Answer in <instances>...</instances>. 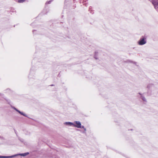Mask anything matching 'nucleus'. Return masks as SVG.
I'll return each mask as SVG.
<instances>
[{
    "instance_id": "5",
    "label": "nucleus",
    "mask_w": 158,
    "mask_h": 158,
    "mask_svg": "<svg viewBox=\"0 0 158 158\" xmlns=\"http://www.w3.org/2000/svg\"><path fill=\"white\" fill-rule=\"evenodd\" d=\"M16 155H13L10 156H3V158H11L16 157Z\"/></svg>"
},
{
    "instance_id": "14",
    "label": "nucleus",
    "mask_w": 158,
    "mask_h": 158,
    "mask_svg": "<svg viewBox=\"0 0 158 158\" xmlns=\"http://www.w3.org/2000/svg\"><path fill=\"white\" fill-rule=\"evenodd\" d=\"M139 94H140V95H141L140 93H139Z\"/></svg>"
},
{
    "instance_id": "1",
    "label": "nucleus",
    "mask_w": 158,
    "mask_h": 158,
    "mask_svg": "<svg viewBox=\"0 0 158 158\" xmlns=\"http://www.w3.org/2000/svg\"><path fill=\"white\" fill-rule=\"evenodd\" d=\"M146 43V39L144 38H141L138 42V44L139 45H143L145 44Z\"/></svg>"
},
{
    "instance_id": "3",
    "label": "nucleus",
    "mask_w": 158,
    "mask_h": 158,
    "mask_svg": "<svg viewBox=\"0 0 158 158\" xmlns=\"http://www.w3.org/2000/svg\"><path fill=\"white\" fill-rule=\"evenodd\" d=\"M29 154L28 152H26L24 153H22V154H17L15 155H16V156H25Z\"/></svg>"
},
{
    "instance_id": "6",
    "label": "nucleus",
    "mask_w": 158,
    "mask_h": 158,
    "mask_svg": "<svg viewBox=\"0 0 158 158\" xmlns=\"http://www.w3.org/2000/svg\"><path fill=\"white\" fill-rule=\"evenodd\" d=\"M25 0H18V2L19 3H22L24 2Z\"/></svg>"
},
{
    "instance_id": "8",
    "label": "nucleus",
    "mask_w": 158,
    "mask_h": 158,
    "mask_svg": "<svg viewBox=\"0 0 158 158\" xmlns=\"http://www.w3.org/2000/svg\"><path fill=\"white\" fill-rule=\"evenodd\" d=\"M20 114H22V115L25 116H26V117L27 116V115L25 114L24 113H23L22 112H21V113H20Z\"/></svg>"
},
{
    "instance_id": "11",
    "label": "nucleus",
    "mask_w": 158,
    "mask_h": 158,
    "mask_svg": "<svg viewBox=\"0 0 158 158\" xmlns=\"http://www.w3.org/2000/svg\"><path fill=\"white\" fill-rule=\"evenodd\" d=\"M0 158H3V156H0Z\"/></svg>"
},
{
    "instance_id": "4",
    "label": "nucleus",
    "mask_w": 158,
    "mask_h": 158,
    "mask_svg": "<svg viewBox=\"0 0 158 158\" xmlns=\"http://www.w3.org/2000/svg\"><path fill=\"white\" fill-rule=\"evenodd\" d=\"M64 125H69V126H73V123H71L70 122H66L64 123Z\"/></svg>"
},
{
    "instance_id": "10",
    "label": "nucleus",
    "mask_w": 158,
    "mask_h": 158,
    "mask_svg": "<svg viewBox=\"0 0 158 158\" xmlns=\"http://www.w3.org/2000/svg\"><path fill=\"white\" fill-rule=\"evenodd\" d=\"M16 111H17L20 114V113H21V112L18 110H16Z\"/></svg>"
},
{
    "instance_id": "7",
    "label": "nucleus",
    "mask_w": 158,
    "mask_h": 158,
    "mask_svg": "<svg viewBox=\"0 0 158 158\" xmlns=\"http://www.w3.org/2000/svg\"><path fill=\"white\" fill-rule=\"evenodd\" d=\"M141 98H142V100L144 101H146V99L143 97L142 96H141Z\"/></svg>"
},
{
    "instance_id": "12",
    "label": "nucleus",
    "mask_w": 158,
    "mask_h": 158,
    "mask_svg": "<svg viewBox=\"0 0 158 158\" xmlns=\"http://www.w3.org/2000/svg\"><path fill=\"white\" fill-rule=\"evenodd\" d=\"M84 131H85V132L86 131V129L85 128L84 129Z\"/></svg>"
},
{
    "instance_id": "2",
    "label": "nucleus",
    "mask_w": 158,
    "mask_h": 158,
    "mask_svg": "<svg viewBox=\"0 0 158 158\" xmlns=\"http://www.w3.org/2000/svg\"><path fill=\"white\" fill-rule=\"evenodd\" d=\"M73 126L78 128H81V122L79 121H75L73 123Z\"/></svg>"
},
{
    "instance_id": "9",
    "label": "nucleus",
    "mask_w": 158,
    "mask_h": 158,
    "mask_svg": "<svg viewBox=\"0 0 158 158\" xmlns=\"http://www.w3.org/2000/svg\"><path fill=\"white\" fill-rule=\"evenodd\" d=\"M12 108L14 109L16 111L17 110V109L15 107H12Z\"/></svg>"
},
{
    "instance_id": "13",
    "label": "nucleus",
    "mask_w": 158,
    "mask_h": 158,
    "mask_svg": "<svg viewBox=\"0 0 158 158\" xmlns=\"http://www.w3.org/2000/svg\"><path fill=\"white\" fill-rule=\"evenodd\" d=\"M81 127H82L83 129H84L85 128L83 126H81Z\"/></svg>"
}]
</instances>
